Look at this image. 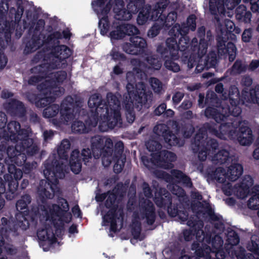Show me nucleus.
Masks as SVG:
<instances>
[{
    "label": "nucleus",
    "mask_w": 259,
    "mask_h": 259,
    "mask_svg": "<svg viewBox=\"0 0 259 259\" xmlns=\"http://www.w3.org/2000/svg\"><path fill=\"white\" fill-rule=\"evenodd\" d=\"M109 11L106 8L103 7L99 15V27L100 33L102 35H106L111 29V25L109 20L108 14Z\"/></svg>",
    "instance_id": "32"
},
{
    "label": "nucleus",
    "mask_w": 259,
    "mask_h": 259,
    "mask_svg": "<svg viewBox=\"0 0 259 259\" xmlns=\"http://www.w3.org/2000/svg\"><path fill=\"white\" fill-rule=\"evenodd\" d=\"M82 160L80 157V152L78 150H74L70 155L69 164L71 170L75 174H78L82 167Z\"/></svg>",
    "instance_id": "34"
},
{
    "label": "nucleus",
    "mask_w": 259,
    "mask_h": 259,
    "mask_svg": "<svg viewBox=\"0 0 259 259\" xmlns=\"http://www.w3.org/2000/svg\"><path fill=\"white\" fill-rule=\"evenodd\" d=\"M40 94H31L28 96L29 101L38 108H44L54 102L56 98L62 94L61 89H58L50 81L46 80L37 85Z\"/></svg>",
    "instance_id": "8"
},
{
    "label": "nucleus",
    "mask_w": 259,
    "mask_h": 259,
    "mask_svg": "<svg viewBox=\"0 0 259 259\" xmlns=\"http://www.w3.org/2000/svg\"><path fill=\"white\" fill-rule=\"evenodd\" d=\"M16 143L17 144L14 147L10 146L9 148L12 149L11 151L10 150L9 152L6 153L5 157H8L11 161L13 156L18 153V150L27 149V152L30 155H35L39 150L38 146L33 143L32 139H26L22 140V141H18Z\"/></svg>",
    "instance_id": "20"
},
{
    "label": "nucleus",
    "mask_w": 259,
    "mask_h": 259,
    "mask_svg": "<svg viewBox=\"0 0 259 259\" xmlns=\"http://www.w3.org/2000/svg\"><path fill=\"white\" fill-rule=\"evenodd\" d=\"M200 246L208 245L210 248V252H214L217 255H221L222 258H225L226 256V253L223 248V240L222 238L219 235H214L212 237L211 232L210 231L204 232Z\"/></svg>",
    "instance_id": "16"
},
{
    "label": "nucleus",
    "mask_w": 259,
    "mask_h": 259,
    "mask_svg": "<svg viewBox=\"0 0 259 259\" xmlns=\"http://www.w3.org/2000/svg\"><path fill=\"white\" fill-rule=\"evenodd\" d=\"M187 224L190 227L189 230H185L183 231V236L185 241H189L191 240L194 236L197 240L196 242L201 244L202 235L204 231L202 229L203 224L202 222H199L195 217H191L187 220Z\"/></svg>",
    "instance_id": "18"
},
{
    "label": "nucleus",
    "mask_w": 259,
    "mask_h": 259,
    "mask_svg": "<svg viewBox=\"0 0 259 259\" xmlns=\"http://www.w3.org/2000/svg\"><path fill=\"white\" fill-rule=\"evenodd\" d=\"M124 150V144L122 141H119L117 142L113 148V153L111 157H106L107 160L108 161V164H110L111 162V159H122L125 157L123 154Z\"/></svg>",
    "instance_id": "46"
},
{
    "label": "nucleus",
    "mask_w": 259,
    "mask_h": 259,
    "mask_svg": "<svg viewBox=\"0 0 259 259\" xmlns=\"http://www.w3.org/2000/svg\"><path fill=\"white\" fill-rule=\"evenodd\" d=\"M241 101V100H238L230 102V105L229 106L228 108V114H225L226 115H228L227 117L229 115L234 117H238L241 114L242 109L239 106Z\"/></svg>",
    "instance_id": "51"
},
{
    "label": "nucleus",
    "mask_w": 259,
    "mask_h": 259,
    "mask_svg": "<svg viewBox=\"0 0 259 259\" xmlns=\"http://www.w3.org/2000/svg\"><path fill=\"white\" fill-rule=\"evenodd\" d=\"M151 156V159L154 164L157 163L161 167L165 169L173 168L172 162L177 159L175 153L166 150H161L159 152L152 153Z\"/></svg>",
    "instance_id": "19"
},
{
    "label": "nucleus",
    "mask_w": 259,
    "mask_h": 259,
    "mask_svg": "<svg viewBox=\"0 0 259 259\" xmlns=\"http://www.w3.org/2000/svg\"><path fill=\"white\" fill-rule=\"evenodd\" d=\"M88 106L91 110V114L89 115L86 124L89 126L95 127L98 122L107 120L109 117L108 105L106 101L102 99L99 94L92 95L88 100ZM100 125V124H99Z\"/></svg>",
    "instance_id": "7"
},
{
    "label": "nucleus",
    "mask_w": 259,
    "mask_h": 259,
    "mask_svg": "<svg viewBox=\"0 0 259 259\" xmlns=\"http://www.w3.org/2000/svg\"><path fill=\"white\" fill-rule=\"evenodd\" d=\"M251 196L247 201L248 207L252 210H258L259 217V185H255L251 189Z\"/></svg>",
    "instance_id": "40"
},
{
    "label": "nucleus",
    "mask_w": 259,
    "mask_h": 259,
    "mask_svg": "<svg viewBox=\"0 0 259 259\" xmlns=\"http://www.w3.org/2000/svg\"><path fill=\"white\" fill-rule=\"evenodd\" d=\"M7 112L12 116L23 118L26 113V107L24 103L15 99H11L4 104Z\"/></svg>",
    "instance_id": "26"
},
{
    "label": "nucleus",
    "mask_w": 259,
    "mask_h": 259,
    "mask_svg": "<svg viewBox=\"0 0 259 259\" xmlns=\"http://www.w3.org/2000/svg\"><path fill=\"white\" fill-rule=\"evenodd\" d=\"M109 117L107 120L101 121L99 125V129L102 132H107L109 129H113L118 124H122L121 114L119 110V101L117 97L112 93H108L106 96Z\"/></svg>",
    "instance_id": "9"
},
{
    "label": "nucleus",
    "mask_w": 259,
    "mask_h": 259,
    "mask_svg": "<svg viewBox=\"0 0 259 259\" xmlns=\"http://www.w3.org/2000/svg\"><path fill=\"white\" fill-rule=\"evenodd\" d=\"M201 147L210 154V157H212L218 149L219 143L214 139L208 138Z\"/></svg>",
    "instance_id": "50"
},
{
    "label": "nucleus",
    "mask_w": 259,
    "mask_h": 259,
    "mask_svg": "<svg viewBox=\"0 0 259 259\" xmlns=\"http://www.w3.org/2000/svg\"><path fill=\"white\" fill-rule=\"evenodd\" d=\"M247 248L255 254L259 255V238L257 236H252L250 242L247 244Z\"/></svg>",
    "instance_id": "57"
},
{
    "label": "nucleus",
    "mask_w": 259,
    "mask_h": 259,
    "mask_svg": "<svg viewBox=\"0 0 259 259\" xmlns=\"http://www.w3.org/2000/svg\"><path fill=\"white\" fill-rule=\"evenodd\" d=\"M153 200L158 207L165 208L168 204H171L172 197L165 188H160L155 191Z\"/></svg>",
    "instance_id": "29"
},
{
    "label": "nucleus",
    "mask_w": 259,
    "mask_h": 259,
    "mask_svg": "<svg viewBox=\"0 0 259 259\" xmlns=\"http://www.w3.org/2000/svg\"><path fill=\"white\" fill-rule=\"evenodd\" d=\"M142 231V224L138 220H133L131 228V233L134 239L139 238Z\"/></svg>",
    "instance_id": "59"
},
{
    "label": "nucleus",
    "mask_w": 259,
    "mask_h": 259,
    "mask_svg": "<svg viewBox=\"0 0 259 259\" xmlns=\"http://www.w3.org/2000/svg\"><path fill=\"white\" fill-rule=\"evenodd\" d=\"M243 166L239 163L231 164L228 169L227 172L222 167L216 168L210 174L212 179L215 180L218 183L224 184L227 178L229 181L235 182L240 178L243 173Z\"/></svg>",
    "instance_id": "14"
},
{
    "label": "nucleus",
    "mask_w": 259,
    "mask_h": 259,
    "mask_svg": "<svg viewBox=\"0 0 259 259\" xmlns=\"http://www.w3.org/2000/svg\"><path fill=\"white\" fill-rule=\"evenodd\" d=\"M112 159L115 162L114 165L113 166V170L114 172L117 174H119L120 172H121L124 167L126 158L123 157L122 159Z\"/></svg>",
    "instance_id": "64"
},
{
    "label": "nucleus",
    "mask_w": 259,
    "mask_h": 259,
    "mask_svg": "<svg viewBox=\"0 0 259 259\" xmlns=\"http://www.w3.org/2000/svg\"><path fill=\"white\" fill-rule=\"evenodd\" d=\"M140 213L143 219H145L146 223L151 226L155 222L156 214L154 205L149 200H145L140 205Z\"/></svg>",
    "instance_id": "27"
},
{
    "label": "nucleus",
    "mask_w": 259,
    "mask_h": 259,
    "mask_svg": "<svg viewBox=\"0 0 259 259\" xmlns=\"http://www.w3.org/2000/svg\"><path fill=\"white\" fill-rule=\"evenodd\" d=\"M93 156L95 159L100 157L104 161L106 157H111L113 153V142L110 138L96 135L91 140Z\"/></svg>",
    "instance_id": "11"
},
{
    "label": "nucleus",
    "mask_w": 259,
    "mask_h": 259,
    "mask_svg": "<svg viewBox=\"0 0 259 259\" xmlns=\"http://www.w3.org/2000/svg\"><path fill=\"white\" fill-rule=\"evenodd\" d=\"M199 42L198 47V54L199 56H201L200 60H202V58L207 52L208 47L207 40H205V37L200 38Z\"/></svg>",
    "instance_id": "63"
},
{
    "label": "nucleus",
    "mask_w": 259,
    "mask_h": 259,
    "mask_svg": "<svg viewBox=\"0 0 259 259\" xmlns=\"http://www.w3.org/2000/svg\"><path fill=\"white\" fill-rule=\"evenodd\" d=\"M205 66L206 70L214 67L217 64V57L215 54H210L205 57Z\"/></svg>",
    "instance_id": "62"
},
{
    "label": "nucleus",
    "mask_w": 259,
    "mask_h": 259,
    "mask_svg": "<svg viewBox=\"0 0 259 259\" xmlns=\"http://www.w3.org/2000/svg\"><path fill=\"white\" fill-rule=\"evenodd\" d=\"M82 106V101L79 98L74 99L71 96H67L62 101L60 107L56 104L47 107L43 111L45 118H51L56 116L59 112L60 118L64 123L72 120L75 115L79 114Z\"/></svg>",
    "instance_id": "4"
},
{
    "label": "nucleus",
    "mask_w": 259,
    "mask_h": 259,
    "mask_svg": "<svg viewBox=\"0 0 259 259\" xmlns=\"http://www.w3.org/2000/svg\"><path fill=\"white\" fill-rule=\"evenodd\" d=\"M7 136L14 142L22 141V140L31 139L29 137V132L27 130L21 129L19 122L11 121L7 124Z\"/></svg>",
    "instance_id": "23"
},
{
    "label": "nucleus",
    "mask_w": 259,
    "mask_h": 259,
    "mask_svg": "<svg viewBox=\"0 0 259 259\" xmlns=\"http://www.w3.org/2000/svg\"><path fill=\"white\" fill-rule=\"evenodd\" d=\"M6 166L9 175L5 176V181L4 182L6 184V186L8 188L6 199L11 200L15 198L18 193L19 181L22 178L23 172L13 164H7Z\"/></svg>",
    "instance_id": "13"
},
{
    "label": "nucleus",
    "mask_w": 259,
    "mask_h": 259,
    "mask_svg": "<svg viewBox=\"0 0 259 259\" xmlns=\"http://www.w3.org/2000/svg\"><path fill=\"white\" fill-rule=\"evenodd\" d=\"M16 218L17 220L16 224L18 227V232H19V228L25 231L29 228L30 225L29 220L30 218L29 213H17Z\"/></svg>",
    "instance_id": "47"
},
{
    "label": "nucleus",
    "mask_w": 259,
    "mask_h": 259,
    "mask_svg": "<svg viewBox=\"0 0 259 259\" xmlns=\"http://www.w3.org/2000/svg\"><path fill=\"white\" fill-rule=\"evenodd\" d=\"M20 234L16 222L11 218L2 217L0 221V235L8 241L11 242L13 238Z\"/></svg>",
    "instance_id": "21"
},
{
    "label": "nucleus",
    "mask_w": 259,
    "mask_h": 259,
    "mask_svg": "<svg viewBox=\"0 0 259 259\" xmlns=\"http://www.w3.org/2000/svg\"><path fill=\"white\" fill-rule=\"evenodd\" d=\"M51 55L50 52H49L45 48L41 50L38 51L33 57L31 60L32 64H37L40 62H44L43 63H50L51 61Z\"/></svg>",
    "instance_id": "42"
},
{
    "label": "nucleus",
    "mask_w": 259,
    "mask_h": 259,
    "mask_svg": "<svg viewBox=\"0 0 259 259\" xmlns=\"http://www.w3.org/2000/svg\"><path fill=\"white\" fill-rule=\"evenodd\" d=\"M27 151V149L18 150V153L13 156L11 161L18 166H22L26 161V154L28 156H31L28 153Z\"/></svg>",
    "instance_id": "52"
},
{
    "label": "nucleus",
    "mask_w": 259,
    "mask_h": 259,
    "mask_svg": "<svg viewBox=\"0 0 259 259\" xmlns=\"http://www.w3.org/2000/svg\"><path fill=\"white\" fill-rule=\"evenodd\" d=\"M204 115L207 118L214 119L217 123H221L227 119L228 115L220 112L218 110L212 107H207L204 110Z\"/></svg>",
    "instance_id": "41"
},
{
    "label": "nucleus",
    "mask_w": 259,
    "mask_h": 259,
    "mask_svg": "<svg viewBox=\"0 0 259 259\" xmlns=\"http://www.w3.org/2000/svg\"><path fill=\"white\" fill-rule=\"evenodd\" d=\"M169 0H159L155 5L152 11L150 20L158 22L160 25L167 28L171 27L177 19V13L175 11L165 13L169 5Z\"/></svg>",
    "instance_id": "10"
},
{
    "label": "nucleus",
    "mask_w": 259,
    "mask_h": 259,
    "mask_svg": "<svg viewBox=\"0 0 259 259\" xmlns=\"http://www.w3.org/2000/svg\"><path fill=\"white\" fill-rule=\"evenodd\" d=\"M191 249L194 250V255L185 254L182 255L180 259H200V257L206 256L210 257L209 255L210 248L208 245L200 246V244L196 242H194L191 245Z\"/></svg>",
    "instance_id": "30"
},
{
    "label": "nucleus",
    "mask_w": 259,
    "mask_h": 259,
    "mask_svg": "<svg viewBox=\"0 0 259 259\" xmlns=\"http://www.w3.org/2000/svg\"><path fill=\"white\" fill-rule=\"evenodd\" d=\"M32 198L30 195L27 193L23 194L16 203L17 210L19 212V213H29L28 205L30 204Z\"/></svg>",
    "instance_id": "35"
},
{
    "label": "nucleus",
    "mask_w": 259,
    "mask_h": 259,
    "mask_svg": "<svg viewBox=\"0 0 259 259\" xmlns=\"http://www.w3.org/2000/svg\"><path fill=\"white\" fill-rule=\"evenodd\" d=\"M147 149L151 152H159L162 148L161 144L158 141L154 140H149L146 143Z\"/></svg>",
    "instance_id": "61"
},
{
    "label": "nucleus",
    "mask_w": 259,
    "mask_h": 259,
    "mask_svg": "<svg viewBox=\"0 0 259 259\" xmlns=\"http://www.w3.org/2000/svg\"><path fill=\"white\" fill-rule=\"evenodd\" d=\"M48 77H51L55 82L62 83L67 77V73L63 70L58 71L53 73H51V71Z\"/></svg>",
    "instance_id": "56"
},
{
    "label": "nucleus",
    "mask_w": 259,
    "mask_h": 259,
    "mask_svg": "<svg viewBox=\"0 0 259 259\" xmlns=\"http://www.w3.org/2000/svg\"><path fill=\"white\" fill-rule=\"evenodd\" d=\"M108 208L109 209V210L103 218L105 225H108L109 222L110 221L120 219H121L122 221L123 220L124 212L122 208H120L118 209V208H116V207Z\"/></svg>",
    "instance_id": "37"
},
{
    "label": "nucleus",
    "mask_w": 259,
    "mask_h": 259,
    "mask_svg": "<svg viewBox=\"0 0 259 259\" xmlns=\"http://www.w3.org/2000/svg\"><path fill=\"white\" fill-rule=\"evenodd\" d=\"M43 46L41 37L40 35L32 34L31 38L27 42L24 52L28 54L34 52Z\"/></svg>",
    "instance_id": "36"
},
{
    "label": "nucleus",
    "mask_w": 259,
    "mask_h": 259,
    "mask_svg": "<svg viewBox=\"0 0 259 259\" xmlns=\"http://www.w3.org/2000/svg\"><path fill=\"white\" fill-rule=\"evenodd\" d=\"M189 28L184 23L180 25H175L172 27L169 31V34L171 36V37L175 38L177 40V38H178L180 35L181 37L179 39V42H177V44L179 46H187V50L189 47V38L187 34H188Z\"/></svg>",
    "instance_id": "25"
},
{
    "label": "nucleus",
    "mask_w": 259,
    "mask_h": 259,
    "mask_svg": "<svg viewBox=\"0 0 259 259\" xmlns=\"http://www.w3.org/2000/svg\"><path fill=\"white\" fill-rule=\"evenodd\" d=\"M62 35L59 31H55L53 33L48 35L46 37L45 35H43L42 42L44 48H45L49 52H52L53 47H56V44L58 43L59 41L58 39H61Z\"/></svg>",
    "instance_id": "33"
},
{
    "label": "nucleus",
    "mask_w": 259,
    "mask_h": 259,
    "mask_svg": "<svg viewBox=\"0 0 259 259\" xmlns=\"http://www.w3.org/2000/svg\"><path fill=\"white\" fill-rule=\"evenodd\" d=\"M8 11L10 20H7L3 14H0V35L5 38L7 42L11 40L15 24L18 23L22 18L21 14L14 7L9 8Z\"/></svg>",
    "instance_id": "12"
},
{
    "label": "nucleus",
    "mask_w": 259,
    "mask_h": 259,
    "mask_svg": "<svg viewBox=\"0 0 259 259\" xmlns=\"http://www.w3.org/2000/svg\"><path fill=\"white\" fill-rule=\"evenodd\" d=\"M107 193V198L105 203V205L106 207L113 208L116 207V208H118V204L115 203L118 196H116L115 194H114V193L112 192L111 190L108 191Z\"/></svg>",
    "instance_id": "58"
},
{
    "label": "nucleus",
    "mask_w": 259,
    "mask_h": 259,
    "mask_svg": "<svg viewBox=\"0 0 259 259\" xmlns=\"http://www.w3.org/2000/svg\"><path fill=\"white\" fill-rule=\"evenodd\" d=\"M50 53L52 59L50 63H55L57 65V67L56 69L60 68L62 66V64H61V63L63 61H65V64H66V60L72 54V50L68 47L64 45H57L53 47Z\"/></svg>",
    "instance_id": "24"
},
{
    "label": "nucleus",
    "mask_w": 259,
    "mask_h": 259,
    "mask_svg": "<svg viewBox=\"0 0 259 259\" xmlns=\"http://www.w3.org/2000/svg\"><path fill=\"white\" fill-rule=\"evenodd\" d=\"M134 89L132 84L128 83L126 88L128 92L131 103H127L125 104L126 111H134V106L138 111H141L144 108H149L151 105L153 94L151 91H147L146 87L143 83L139 85H136V89L130 90V87Z\"/></svg>",
    "instance_id": "6"
},
{
    "label": "nucleus",
    "mask_w": 259,
    "mask_h": 259,
    "mask_svg": "<svg viewBox=\"0 0 259 259\" xmlns=\"http://www.w3.org/2000/svg\"><path fill=\"white\" fill-rule=\"evenodd\" d=\"M57 67V65L52 63H41L40 65L32 67L30 71L31 73L37 74L31 76L28 80L29 85H35L48 77L50 72Z\"/></svg>",
    "instance_id": "17"
},
{
    "label": "nucleus",
    "mask_w": 259,
    "mask_h": 259,
    "mask_svg": "<svg viewBox=\"0 0 259 259\" xmlns=\"http://www.w3.org/2000/svg\"><path fill=\"white\" fill-rule=\"evenodd\" d=\"M37 236L39 240L42 241H49L52 243L56 241V238L53 231L50 229H42L38 230L37 232Z\"/></svg>",
    "instance_id": "48"
},
{
    "label": "nucleus",
    "mask_w": 259,
    "mask_h": 259,
    "mask_svg": "<svg viewBox=\"0 0 259 259\" xmlns=\"http://www.w3.org/2000/svg\"><path fill=\"white\" fill-rule=\"evenodd\" d=\"M145 61L148 69L155 70H159L162 66L160 58L155 54H149L145 59Z\"/></svg>",
    "instance_id": "45"
},
{
    "label": "nucleus",
    "mask_w": 259,
    "mask_h": 259,
    "mask_svg": "<svg viewBox=\"0 0 259 259\" xmlns=\"http://www.w3.org/2000/svg\"><path fill=\"white\" fill-rule=\"evenodd\" d=\"M253 184V180L249 175H245L239 184L237 193L238 196L242 199L245 198L250 193V187Z\"/></svg>",
    "instance_id": "31"
},
{
    "label": "nucleus",
    "mask_w": 259,
    "mask_h": 259,
    "mask_svg": "<svg viewBox=\"0 0 259 259\" xmlns=\"http://www.w3.org/2000/svg\"><path fill=\"white\" fill-rule=\"evenodd\" d=\"M208 133L221 139L226 136L231 139H236L242 146L250 145L253 140L251 128L246 120L223 122L218 127L214 123H206Z\"/></svg>",
    "instance_id": "2"
},
{
    "label": "nucleus",
    "mask_w": 259,
    "mask_h": 259,
    "mask_svg": "<svg viewBox=\"0 0 259 259\" xmlns=\"http://www.w3.org/2000/svg\"><path fill=\"white\" fill-rule=\"evenodd\" d=\"M44 165L43 171L46 180H41L38 187L37 201L41 203L38 208L44 212L47 220L52 221L57 233L64 228L62 218L69 210V204L67 200L62 197H58L57 203L52 205L48 204L47 199H53L59 191L58 179L65 177L63 163L53 154L45 161Z\"/></svg>",
    "instance_id": "1"
},
{
    "label": "nucleus",
    "mask_w": 259,
    "mask_h": 259,
    "mask_svg": "<svg viewBox=\"0 0 259 259\" xmlns=\"http://www.w3.org/2000/svg\"><path fill=\"white\" fill-rule=\"evenodd\" d=\"M206 123L198 130L193 139L192 144L195 148L201 147L208 139V130L206 128Z\"/></svg>",
    "instance_id": "38"
},
{
    "label": "nucleus",
    "mask_w": 259,
    "mask_h": 259,
    "mask_svg": "<svg viewBox=\"0 0 259 259\" xmlns=\"http://www.w3.org/2000/svg\"><path fill=\"white\" fill-rule=\"evenodd\" d=\"M227 241L231 246L237 245L240 242V238L238 233L233 230L228 231Z\"/></svg>",
    "instance_id": "60"
},
{
    "label": "nucleus",
    "mask_w": 259,
    "mask_h": 259,
    "mask_svg": "<svg viewBox=\"0 0 259 259\" xmlns=\"http://www.w3.org/2000/svg\"><path fill=\"white\" fill-rule=\"evenodd\" d=\"M235 16L239 22L249 23L251 21L252 14L249 11L247 10L246 6L241 5L236 9Z\"/></svg>",
    "instance_id": "39"
},
{
    "label": "nucleus",
    "mask_w": 259,
    "mask_h": 259,
    "mask_svg": "<svg viewBox=\"0 0 259 259\" xmlns=\"http://www.w3.org/2000/svg\"><path fill=\"white\" fill-rule=\"evenodd\" d=\"M248 65L245 62L237 59L231 67L232 72L235 74H240L246 71Z\"/></svg>",
    "instance_id": "54"
},
{
    "label": "nucleus",
    "mask_w": 259,
    "mask_h": 259,
    "mask_svg": "<svg viewBox=\"0 0 259 259\" xmlns=\"http://www.w3.org/2000/svg\"><path fill=\"white\" fill-rule=\"evenodd\" d=\"M113 11L115 13V18L120 21H128L132 17V13L124 7L123 8H113Z\"/></svg>",
    "instance_id": "49"
},
{
    "label": "nucleus",
    "mask_w": 259,
    "mask_h": 259,
    "mask_svg": "<svg viewBox=\"0 0 259 259\" xmlns=\"http://www.w3.org/2000/svg\"><path fill=\"white\" fill-rule=\"evenodd\" d=\"M153 132L169 146H176L179 143L180 139L165 124L156 125L153 128Z\"/></svg>",
    "instance_id": "22"
},
{
    "label": "nucleus",
    "mask_w": 259,
    "mask_h": 259,
    "mask_svg": "<svg viewBox=\"0 0 259 259\" xmlns=\"http://www.w3.org/2000/svg\"><path fill=\"white\" fill-rule=\"evenodd\" d=\"M72 132L75 134L88 133L90 128L82 121L75 120L71 124Z\"/></svg>",
    "instance_id": "53"
},
{
    "label": "nucleus",
    "mask_w": 259,
    "mask_h": 259,
    "mask_svg": "<svg viewBox=\"0 0 259 259\" xmlns=\"http://www.w3.org/2000/svg\"><path fill=\"white\" fill-rule=\"evenodd\" d=\"M230 158L229 152L227 150L222 149L212 156L211 160L214 164L222 165L229 163Z\"/></svg>",
    "instance_id": "43"
},
{
    "label": "nucleus",
    "mask_w": 259,
    "mask_h": 259,
    "mask_svg": "<svg viewBox=\"0 0 259 259\" xmlns=\"http://www.w3.org/2000/svg\"><path fill=\"white\" fill-rule=\"evenodd\" d=\"M187 46H179L175 38H167L165 44H158L156 47V52L164 61V67L169 70L177 72L180 70L179 64L175 62L179 59V51L185 52Z\"/></svg>",
    "instance_id": "5"
},
{
    "label": "nucleus",
    "mask_w": 259,
    "mask_h": 259,
    "mask_svg": "<svg viewBox=\"0 0 259 259\" xmlns=\"http://www.w3.org/2000/svg\"><path fill=\"white\" fill-rule=\"evenodd\" d=\"M166 208L167 213L170 217H178L182 222H185L188 219V212L181 203L172 204L171 202V204H168Z\"/></svg>",
    "instance_id": "28"
},
{
    "label": "nucleus",
    "mask_w": 259,
    "mask_h": 259,
    "mask_svg": "<svg viewBox=\"0 0 259 259\" xmlns=\"http://www.w3.org/2000/svg\"><path fill=\"white\" fill-rule=\"evenodd\" d=\"M110 37L113 39L123 38L125 35L131 36L130 42H125L122 48L126 53L132 55H141L144 52L147 44L146 39L137 35L140 33L138 28L133 24H120L114 21L111 26Z\"/></svg>",
    "instance_id": "3"
},
{
    "label": "nucleus",
    "mask_w": 259,
    "mask_h": 259,
    "mask_svg": "<svg viewBox=\"0 0 259 259\" xmlns=\"http://www.w3.org/2000/svg\"><path fill=\"white\" fill-rule=\"evenodd\" d=\"M229 100V101H233V100H241L243 104L246 101H244L242 97V95L240 96L238 89L235 85L231 86L229 93H228Z\"/></svg>",
    "instance_id": "55"
},
{
    "label": "nucleus",
    "mask_w": 259,
    "mask_h": 259,
    "mask_svg": "<svg viewBox=\"0 0 259 259\" xmlns=\"http://www.w3.org/2000/svg\"><path fill=\"white\" fill-rule=\"evenodd\" d=\"M127 8L132 14L139 13L137 22L139 25L145 24L151 20L152 9L151 5H145V0H130L127 5Z\"/></svg>",
    "instance_id": "15"
},
{
    "label": "nucleus",
    "mask_w": 259,
    "mask_h": 259,
    "mask_svg": "<svg viewBox=\"0 0 259 259\" xmlns=\"http://www.w3.org/2000/svg\"><path fill=\"white\" fill-rule=\"evenodd\" d=\"M171 174L178 181L182 183L186 187L191 188L193 187V183L191 178L179 169H172Z\"/></svg>",
    "instance_id": "44"
}]
</instances>
